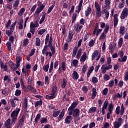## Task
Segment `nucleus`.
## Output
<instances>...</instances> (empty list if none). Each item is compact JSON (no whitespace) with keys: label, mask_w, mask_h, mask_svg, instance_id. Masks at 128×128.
I'll return each mask as SVG.
<instances>
[{"label":"nucleus","mask_w":128,"mask_h":128,"mask_svg":"<svg viewBox=\"0 0 128 128\" xmlns=\"http://www.w3.org/2000/svg\"><path fill=\"white\" fill-rule=\"evenodd\" d=\"M20 112V108H17L11 113L10 118H12V126L16 124V122L18 120V116Z\"/></svg>","instance_id":"nucleus-1"},{"label":"nucleus","mask_w":128,"mask_h":128,"mask_svg":"<svg viewBox=\"0 0 128 128\" xmlns=\"http://www.w3.org/2000/svg\"><path fill=\"white\" fill-rule=\"evenodd\" d=\"M108 30H110V25H108V24H106L103 32L101 34L100 36V40H104V38H106V34L108 32Z\"/></svg>","instance_id":"nucleus-2"},{"label":"nucleus","mask_w":128,"mask_h":128,"mask_svg":"<svg viewBox=\"0 0 128 128\" xmlns=\"http://www.w3.org/2000/svg\"><path fill=\"white\" fill-rule=\"evenodd\" d=\"M68 115L72 116L73 118H77V116H80V109L76 108L75 109H72L71 110H68Z\"/></svg>","instance_id":"nucleus-3"},{"label":"nucleus","mask_w":128,"mask_h":128,"mask_svg":"<svg viewBox=\"0 0 128 128\" xmlns=\"http://www.w3.org/2000/svg\"><path fill=\"white\" fill-rule=\"evenodd\" d=\"M95 8L96 10V18H100L102 16V10L100 6L98 3L96 2H95Z\"/></svg>","instance_id":"nucleus-4"},{"label":"nucleus","mask_w":128,"mask_h":128,"mask_svg":"<svg viewBox=\"0 0 128 128\" xmlns=\"http://www.w3.org/2000/svg\"><path fill=\"white\" fill-rule=\"evenodd\" d=\"M108 100H106L104 103L103 106L102 108V114H104L106 111L105 110L108 108Z\"/></svg>","instance_id":"nucleus-5"},{"label":"nucleus","mask_w":128,"mask_h":128,"mask_svg":"<svg viewBox=\"0 0 128 128\" xmlns=\"http://www.w3.org/2000/svg\"><path fill=\"white\" fill-rule=\"evenodd\" d=\"M26 118V116L23 114L22 118L19 120L18 122V124L17 126L18 128H20V126H22L24 122V118Z\"/></svg>","instance_id":"nucleus-6"},{"label":"nucleus","mask_w":128,"mask_h":128,"mask_svg":"<svg viewBox=\"0 0 128 128\" xmlns=\"http://www.w3.org/2000/svg\"><path fill=\"white\" fill-rule=\"evenodd\" d=\"M118 14H114V28H116L118 26Z\"/></svg>","instance_id":"nucleus-7"},{"label":"nucleus","mask_w":128,"mask_h":128,"mask_svg":"<svg viewBox=\"0 0 128 128\" xmlns=\"http://www.w3.org/2000/svg\"><path fill=\"white\" fill-rule=\"evenodd\" d=\"M72 115L67 116L64 119V122L67 124H70L72 122Z\"/></svg>","instance_id":"nucleus-8"},{"label":"nucleus","mask_w":128,"mask_h":128,"mask_svg":"<svg viewBox=\"0 0 128 128\" xmlns=\"http://www.w3.org/2000/svg\"><path fill=\"white\" fill-rule=\"evenodd\" d=\"M74 28L77 33L80 32V30H82V26H80V24H76L74 26Z\"/></svg>","instance_id":"nucleus-9"},{"label":"nucleus","mask_w":128,"mask_h":128,"mask_svg":"<svg viewBox=\"0 0 128 128\" xmlns=\"http://www.w3.org/2000/svg\"><path fill=\"white\" fill-rule=\"evenodd\" d=\"M82 2H84V0H80L78 6H77L78 10H76V12L80 14V10H82Z\"/></svg>","instance_id":"nucleus-10"},{"label":"nucleus","mask_w":128,"mask_h":128,"mask_svg":"<svg viewBox=\"0 0 128 128\" xmlns=\"http://www.w3.org/2000/svg\"><path fill=\"white\" fill-rule=\"evenodd\" d=\"M74 38V34L72 32V30H70L68 32V40H66V42H72V38Z\"/></svg>","instance_id":"nucleus-11"},{"label":"nucleus","mask_w":128,"mask_h":128,"mask_svg":"<svg viewBox=\"0 0 128 128\" xmlns=\"http://www.w3.org/2000/svg\"><path fill=\"white\" fill-rule=\"evenodd\" d=\"M0 66L1 68H3L5 72H8V66L4 64L2 60H0Z\"/></svg>","instance_id":"nucleus-12"},{"label":"nucleus","mask_w":128,"mask_h":128,"mask_svg":"<svg viewBox=\"0 0 128 128\" xmlns=\"http://www.w3.org/2000/svg\"><path fill=\"white\" fill-rule=\"evenodd\" d=\"M58 87L54 85L52 86V90H51V94L52 95L56 96V94H58Z\"/></svg>","instance_id":"nucleus-13"},{"label":"nucleus","mask_w":128,"mask_h":128,"mask_svg":"<svg viewBox=\"0 0 128 128\" xmlns=\"http://www.w3.org/2000/svg\"><path fill=\"white\" fill-rule=\"evenodd\" d=\"M10 66H11V68L14 72L16 70H18V68H20V66L18 67V64H16V65L12 62H11L10 63Z\"/></svg>","instance_id":"nucleus-14"},{"label":"nucleus","mask_w":128,"mask_h":128,"mask_svg":"<svg viewBox=\"0 0 128 128\" xmlns=\"http://www.w3.org/2000/svg\"><path fill=\"white\" fill-rule=\"evenodd\" d=\"M78 104V102H74L71 104V106L68 108V110H74L76 108Z\"/></svg>","instance_id":"nucleus-15"},{"label":"nucleus","mask_w":128,"mask_h":128,"mask_svg":"<svg viewBox=\"0 0 128 128\" xmlns=\"http://www.w3.org/2000/svg\"><path fill=\"white\" fill-rule=\"evenodd\" d=\"M78 76L79 75L78 72L76 70H74L73 73L72 74V78L73 80H76L78 78Z\"/></svg>","instance_id":"nucleus-16"},{"label":"nucleus","mask_w":128,"mask_h":128,"mask_svg":"<svg viewBox=\"0 0 128 128\" xmlns=\"http://www.w3.org/2000/svg\"><path fill=\"white\" fill-rule=\"evenodd\" d=\"M96 94H98V92H96V88H92V100H94L96 96Z\"/></svg>","instance_id":"nucleus-17"},{"label":"nucleus","mask_w":128,"mask_h":128,"mask_svg":"<svg viewBox=\"0 0 128 128\" xmlns=\"http://www.w3.org/2000/svg\"><path fill=\"white\" fill-rule=\"evenodd\" d=\"M86 52H84L81 58L80 59V62H84L86 60Z\"/></svg>","instance_id":"nucleus-18"},{"label":"nucleus","mask_w":128,"mask_h":128,"mask_svg":"<svg viewBox=\"0 0 128 128\" xmlns=\"http://www.w3.org/2000/svg\"><path fill=\"white\" fill-rule=\"evenodd\" d=\"M64 116V109H62V112H60V114L58 118V122H60L62 120V118Z\"/></svg>","instance_id":"nucleus-19"},{"label":"nucleus","mask_w":128,"mask_h":128,"mask_svg":"<svg viewBox=\"0 0 128 128\" xmlns=\"http://www.w3.org/2000/svg\"><path fill=\"white\" fill-rule=\"evenodd\" d=\"M68 84V80L66 78H63L62 84L61 86V88H65L66 86V84Z\"/></svg>","instance_id":"nucleus-20"},{"label":"nucleus","mask_w":128,"mask_h":128,"mask_svg":"<svg viewBox=\"0 0 128 128\" xmlns=\"http://www.w3.org/2000/svg\"><path fill=\"white\" fill-rule=\"evenodd\" d=\"M90 14H92V8L90 7H88L87 10L85 11L86 16H88Z\"/></svg>","instance_id":"nucleus-21"},{"label":"nucleus","mask_w":128,"mask_h":128,"mask_svg":"<svg viewBox=\"0 0 128 128\" xmlns=\"http://www.w3.org/2000/svg\"><path fill=\"white\" fill-rule=\"evenodd\" d=\"M78 46H76L74 47L72 54V58H76V56L78 52Z\"/></svg>","instance_id":"nucleus-22"},{"label":"nucleus","mask_w":128,"mask_h":128,"mask_svg":"<svg viewBox=\"0 0 128 128\" xmlns=\"http://www.w3.org/2000/svg\"><path fill=\"white\" fill-rule=\"evenodd\" d=\"M94 66H92L90 68L87 73V78H90V74L92 72H94Z\"/></svg>","instance_id":"nucleus-23"},{"label":"nucleus","mask_w":128,"mask_h":128,"mask_svg":"<svg viewBox=\"0 0 128 128\" xmlns=\"http://www.w3.org/2000/svg\"><path fill=\"white\" fill-rule=\"evenodd\" d=\"M34 24L32 22L30 24V26H34L36 28H38V26H40V24H38V20H36V21L34 22Z\"/></svg>","instance_id":"nucleus-24"},{"label":"nucleus","mask_w":128,"mask_h":128,"mask_svg":"<svg viewBox=\"0 0 128 128\" xmlns=\"http://www.w3.org/2000/svg\"><path fill=\"white\" fill-rule=\"evenodd\" d=\"M44 14L42 16V18H41V19L40 20V24H42V22H44V20L46 18V13L45 12H42V14Z\"/></svg>","instance_id":"nucleus-25"},{"label":"nucleus","mask_w":128,"mask_h":128,"mask_svg":"<svg viewBox=\"0 0 128 128\" xmlns=\"http://www.w3.org/2000/svg\"><path fill=\"white\" fill-rule=\"evenodd\" d=\"M22 60V56H18V57H16V64H17V66H20V61Z\"/></svg>","instance_id":"nucleus-26"},{"label":"nucleus","mask_w":128,"mask_h":128,"mask_svg":"<svg viewBox=\"0 0 128 128\" xmlns=\"http://www.w3.org/2000/svg\"><path fill=\"white\" fill-rule=\"evenodd\" d=\"M77 52H78L76 56V58H78H78H80V56H82V48H80Z\"/></svg>","instance_id":"nucleus-27"},{"label":"nucleus","mask_w":128,"mask_h":128,"mask_svg":"<svg viewBox=\"0 0 128 128\" xmlns=\"http://www.w3.org/2000/svg\"><path fill=\"white\" fill-rule=\"evenodd\" d=\"M38 106H42V100L40 99L39 101H36L34 104L35 108H38Z\"/></svg>","instance_id":"nucleus-28"},{"label":"nucleus","mask_w":128,"mask_h":128,"mask_svg":"<svg viewBox=\"0 0 128 128\" xmlns=\"http://www.w3.org/2000/svg\"><path fill=\"white\" fill-rule=\"evenodd\" d=\"M96 112V107H92L88 110V114H92Z\"/></svg>","instance_id":"nucleus-29"},{"label":"nucleus","mask_w":128,"mask_h":128,"mask_svg":"<svg viewBox=\"0 0 128 128\" xmlns=\"http://www.w3.org/2000/svg\"><path fill=\"white\" fill-rule=\"evenodd\" d=\"M61 64V68H62L64 72H66V62H62Z\"/></svg>","instance_id":"nucleus-30"},{"label":"nucleus","mask_w":128,"mask_h":128,"mask_svg":"<svg viewBox=\"0 0 128 128\" xmlns=\"http://www.w3.org/2000/svg\"><path fill=\"white\" fill-rule=\"evenodd\" d=\"M27 90H32V92H36V90L34 89V87H32V84L30 85H28L27 86Z\"/></svg>","instance_id":"nucleus-31"},{"label":"nucleus","mask_w":128,"mask_h":128,"mask_svg":"<svg viewBox=\"0 0 128 128\" xmlns=\"http://www.w3.org/2000/svg\"><path fill=\"white\" fill-rule=\"evenodd\" d=\"M52 116L54 118H57V116H58L60 114V110H58V111H53L52 112Z\"/></svg>","instance_id":"nucleus-32"},{"label":"nucleus","mask_w":128,"mask_h":128,"mask_svg":"<svg viewBox=\"0 0 128 128\" xmlns=\"http://www.w3.org/2000/svg\"><path fill=\"white\" fill-rule=\"evenodd\" d=\"M125 110H126V108H124V104H122L120 108V114L121 116H122V114H124Z\"/></svg>","instance_id":"nucleus-33"},{"label":"nucleus","mask_w":128,"mask_h":128,"mask_svg":"<svg viewBox=\"0 0 128 128\" xmlns=\"http://www.w3.org/2000/svg\"><path fill=\"white\" fill-rule=\"evenodd\" d=\"M24 12H26V10L24 8H22L18 12V15L19 16H23Z\"/></svg>","instance_id":"nucleus-34"},{"label":"nucleus","mask_w":128,"mask_h":128,"mask_svg":"<svg viewBox=\"0 0 128 128\" xmlns=\"http://www.w3.org/2000/svg\"><path fill=\"white\" fill-rule=\"evenodd\" d=\"M124 44V39L122 38H120L118 42V46L119 48H122V44Z\"/></svg>","instance_id":"nucleus-35"},{"label":"nucleus","mask_w":128,"mask_h":128,"mask_svg":"<svg viewBox=\"0 0 128 128\" xmlns=\"http://www.w3.org/2000/svg\"><path fill=\"white\" fill-rule=\"evenodd\" d=\"M6 45L7 46V48L9 52H10L11 50H12V42L8 41L6 42Z\"/></svg>","instance_id":"nucleus-36"},{"label":"nucleus","mask_w":128,"mask_h":128,"mask_svg":"<svg viewBox=\"0 0 128 128\" xmlns=\"http://www.w3.org/2000/svg\"><path fill=\"white\" fill-rule=\"evenodd\" d=\"M35 32H36V28L34 26V25L30 24V32H31L32 34H34Z\"/></svg>","instance_id":"nucleus-37"},{"label":"nucleus","mask_w":128,"mask_h":128,"mask_svg":"<svg viewBox=\"0 0 128 128\" xmlns=\"http://www.w3.org/2000/svg\"><path fill=\"white\" fill-rule=\"evenodd\" d=\"M24 106L25 110H26L28 109V98H25L24 99Z\"/></svg>","instance_id":"nucleus-38"},{"label":"nucleus","mask_w":128,"mask_h":128,"mask_svg":"<svg viewBox=\"0 0 128 128\" xmlns=\"http://www.w3.org/2000/svg\"><path fill=\"white\" fill-rule=\"evenodd\" d=\"M78 16V14L76 13H74L72 16V24H74V22H76V16Z\"/></svg>","instance_id":"nucleus-39"},{"label":"nucleus","mask_w":128,"mask_h":128,"mask_svg":"<svg viewBox=\"0 0 128 128\" xmlns=\"http://www.w3.org/2000/svg\"><path fill=\"white\" fill-rule=\"evenodd\" d=\"M98 30V23H96V24L95 25V28L93 31L92 36H94L96 34V31Z\"/></svg>","instance_id":"nucleus-40"},{"label":"nucleus","mask_w":128,"mask_h":128,"mask_svg":"<svg viewBox=\"0 0 128 128\" xmlns=\"http://www.w3.org/2000/svg\"><path fill=\"white\" fill-rule=\"evenodd\" d=\"M40 122L41 124H46V122H48V119L46 118H42L40 120Z\"/></svg>","instance_id":"nucleus-41"},{"label":"nucleus","mask_w":128,"mask_h":128,"mask_svg":"<svg viewBox=\"0 0 128 128\" xmlns=\"http://www.w3.org/2000/svg\"><path fill=\"white\" fill-rule=\"evenodd\" d=\"M48 68H50V64H48L44 65L43 66V70H44L46 72H48Z\"/></svg>","instance_id":"nucleus-42"},{"label":"nucleus","mask_w":128,"mask_h":128,"mask_svg":"<svg viewBox=\"0 0 128 128\" xmlns=\"http://www.w3.org/2000/svg\"><path fill=\"white\" fill-rule=\"evenodd\" d=\"M10 102L11 106L12 108H16V101H14V100H13L12 98H11L10 100Z\"/></svg>","instance_id":"nucleus-43"},{"label":"nucleus","mask_w":128,"mask_h":128,"mask_svg":"<svg viewBox=\"0 0 128 128\" xmlns=\"http://www.w3.org/2000/svg\"><path fill=\"white\" fill-rule=\"evenodd\" d=\"M46 98H47V100H54V98H56V96L51 94L50 96L46 95Z\"/></svg>","instance_id":"nucleus-44"},{"label":"nucleus","mask_w":128,"mask_h":128,"mask_svg":"<svg viewBox=\"0 0 128 128\" xmlns=\"http://www.w3.org/2000/svg\"><path fill=\"white\" fill-rule=\"evenodd\" d=\"M20 0H16L15 2H14V4H13L14 8H16L18 6V4H20Z\"/></svg>","instance_id":"nucleus-45"},{"label":"nucleus","mask_w":128,"mask_h":128,"mask_svg":"<svg viewBox=\"0 0 128 128\" xmlns=\"http://www.w3.org/2000/svg\"><path fill=\"white\" fill-rule=\"evenodd\" d=\"M36 46H40V39L38 38H36Z\"/></svg>","instance_id":"nucleus-46"},{"label":"nucleus","mask_w":128,"mask_h":128,"mask_svg":"<svg viewBox=\"0 0 128 128\" xmlns=\"http://www.w3.org/2000/svg\"><path fill=\"white\" fill-rule=\"evenodd\" d=\"M44 81L45 84H46L47 86H48L50 84V80L48 78V76H45Z\"/></svg>","instance_id":"nucleus-47"},{"label":"nucleus","mask_w":128,"mask_h":128,"mask_svg":"<svg viewBox=\"0 0 128 128\" xmlns=\"http://www.w3.org/2000/svg\"><path fill=\"white\" fill-rule=\"evenodd\" d=\"M40 116H41L40 114H37L34 119V122L36 124H38V120L40 118Z\"/></svg>","instance_id":"nucleus-48"},{"label":"nucleus","mask_w":128,"mask_h":128,"mask_svg":"<svg viewBox=\"0 0 128 128\" xmlns=\"http://www.w3.org/2000/svg\"><path fill=\"white\" fill-rule=\"evenodd\" d=\"M5 126H10V118L4 122Z\"/></svg>","instance_id":"nucleus-49"},{"label":"nucleus","mask_w":128,"mask_h":128,"mask_svg":"<svg viewBox=\"0 0 128 128\" xmlns=\"http://www.w3.org/2000/svg\"><path fill=\"white\" fill-rule=\"evenodd\" d=\"M50 50L52 52V56H54V54H56V46H54L50 48Z\"/></svg>","instance_id":"nucleus-50"},{"label":"nucleus","mask_w":128,"mask_h":128,"mask_svg":"<svg viewBox=\"0 0 128 128\" xmlns=\"http://www.w3.org/2000/svg\"><path fill=\"white\" fill-rule=\"evenodd\" d=\"M48 40H50V34H48L45 39V44H48L49 42Z\"/></svg>","instance_id":"nucleus-51"},{"label":"nucleus","mask_w":128,"mask_h":128,"mask_svg":"<svg viewBox=\"0 0 128 128\" xmlns=\"http://www.w3.org/2000/svg\"><path fill=\"white\" fill-rule=\"evenodd\" d=\"M124 30H125L124 26H120V34H124Z\"/></svg>","instance_id":"nucleus-52"},{"label":"nucleus","mask_w":128,"mask_h":128,"mask_svg":"<svg viewBox=\"0 0 128 128\" xmlns=\"http://www.w3.org/2000/svg\"><path fill=\"white\" fill-rule=\"evenodd\" d=\"M124 14H125L126 16H128V9L127 8H124L122 12Z\"/></svg>","instance_id":"nucleus-53"},{"label":"nucleus","mask_w":128,"mask_h":128,"mask_svg":"<svg viewBox=\"0 0 128 128\" xmlns=\"http://www.w3.org/2000/svg\"><path fill=\"white\" fill-rule=\"evenodd\" d=\"M104 80H105V82H108V80H110V76L108 74H105L104 76Z\"/></svg>","instance_id":"nucleus-54"},{"label":"nucleus","mask_w":128,"mask_h":128,"mask_svg":"<svg viewBox=\"0 0 128 128\" xmlns=\"http://www.w3.org/2000/svg\"><path fill=\"white\" fill-rule=\"evenodd\" d=\"M54 5H52V6L48 8L47 14H50V12H52V11L54 10Z\"/></svg>","instance_id":"nucleus-55"},{"label":"nucleus","mask_w":128,"mask_h":128,"mask_svg":"<svg viewBox=\"0 0 128 128\" xmlns=\"http://www.w3.org/2000/svg\"><path fill=\"white\" fill-rule=\"evenodd\" d=\"M28 84H32V78L31 76H28Z\"/></svg>","instance_id":"nucleus-56"},{"label":"nucleus","mask_w":128,"mask_h":128,"mask_svg":"<svg viewBox=\"0 0 128 128\" xmlns=\"http://www.w3.org/2000/svg\"><path fill=\"white\" fill-rule=\"evenodd\" d=\"M120 106H118L116 108L115 114H120Z\"/></svg>","instance_id":"nucleus-57"},{"label":"nucleus","mask_w":128,"mask_h":128,"mask_svg":"<svg viewBox=\"0 0 128 128\" xmlns=\"http://www.w3.org/2000/svg\"><path fill=\"white\" fill-rule=\"evenodd\" d=\"M124 4H126V3L121 1V2L118 4V8H122L124 6Z\"/></svg>","instance_id":"nucleus-58"},{"label":"nucleus","mask_w":128,"mask_h":128,"mask_svg":"<svg viewBox=\"0 0 128 128\" xmlns=\"http://www.w3.org/2000/svg\"><path fill=\"white\" fill-rule=\"evenodd\" d=\"M114 80H111L108 83V86L109 88H112V86H114Z\"/></svg>","instance_id":"nucleus-59"},{"label":"nucleus","mask_w":128,"mask_h":128,"mask_svg":"<svg viewBox=\"0 0 128 128\" xmlns=\"http://www.w3.org/2000/svg\"><path fill=\"white\" fill-rule=\"evenodd\" d=\"M92 82H94V84H98V78L96 76H93L92 79Z\"/></svg>","instance_id":"nucleus-60"},{"label":"nucleus","mask_w":128,"mask_h":128,"mask_svg":"<svg viewBox=\"0 0 128 128\" xmlns=\"http://www.w3.org/2000/svg\"><path fill=\"white\" fill-rule=\"evenodd\" d=\"M88 68V65L85 64L83 66V68H82V74L86 73V69Z\"/></svg>","instance_id":"nucleus-61"},{"label":"nucleus","mask_w":128,"mask_h":128,"mask_svg":"<svg viewBox=\"0 0 128 128\" xmlns=\"http://www.w3.org/2000/svg\"><path fill=\"white\" fill-rule=\"evenodd\" d=\"M28 44V38L24 39V44H23L24 46H26Z\"/></svg>","instance_id":"nucleus-62"},{"label":"nucleus","mask_w":128,"mask_h":128,"mask_svg":"<svg viewBox=\"0 0 128 128\" xmlns=\"http://www.w3.org/2000/svg\"><path fill=\"white\" fill-rule=\"evenodd\" d=\"M20 94H22V91L17 89L15 92V96H20Z\"/></svg>","instance_id":"nucleus-63"},{"label":"nucleus","mask_w":128,"mask_h":128,"mask_svg":"<svg viewBox=\"0 0 128 128\" xmlns=\"http://www.w3.org/2000/svg\"><path fill=\"white\" fill-rule=\"evenodd\" d=\"M122 125L116 122V121L114 122V128H120Z\"/></svg>","instance_id":"nucleus-64"}]
</instances>
